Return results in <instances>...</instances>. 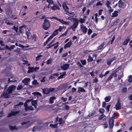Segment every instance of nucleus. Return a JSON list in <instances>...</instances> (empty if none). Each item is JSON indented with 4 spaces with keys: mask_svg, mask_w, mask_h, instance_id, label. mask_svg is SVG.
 <instances>
[{
    "mask_svg": "<svg viewBox=\"0 0 132 132\" xmlns=\"http://www.w3.org/2000/svg\"><path fill=\"white\" fill-rule=\"evenodd\" d=\"M16 87L14 85L10 86L7 90H4L1 97L3 98H8L9 97V94L12 92L15 89Z\"/></svg>",
    "mask_w": 132,
    "mask_h": 132,
    "instance_id": "nucleus-1",
    "label": "nucleus"
},
{
    "mask_svg": "<svg viewBox=\"0 0 132 132\" xmlns=\"http://www.w3.org/2000/svg\"><path fill=\"white\" fill-rule=\"evenodd\" d=\"M31 30L30 28L28 29V28L26 29V34L27 36V38L29 39H34L35 38V36L34 35H32L31 33L29 32Z\"/></svg>",
    "mask_w": 132,
    "mask_h": 132,
    "instance_id": "nucleus-2",
    "label": "nucleus"
},
{
    "mask_svg": "<svg viewBox=\"0 0 132 132\" xmlns=\"http://www.w3.org/2000/svg\"><path fill=\"white\" fill-rule=\"evenodd\" d=\"M114 117H113L109 119V125L110 127L112 129L114 126V121L113 119Z\"/></svg>",
    "mask_w": 132,
    "mask_h": 132,
    "instance_id": "nucleus-3",
    "label": "nucleus"
},
{
    "mask_svg": "<svg viewBox=\"0 0 132 132\" xmlns=\"http://www.w3.org/2000/svg\"><path fill=\"white\" fill-rule=\"evenodd\" d=\"M62 30V28L61 26H60L58 29L56 30L52 35V36L53 37L59 33L58 31L60 32Z\"/></svg>",
    "mask_w": 132,
    "mask_h": 132,
    "instance_id": "nucleus-4",
    "label": "nucleus"
},
{
    "mask_svg": "<svg viewBox=\"0 0 132 132\" xmlns=\"http://www.w3.org/2000/svg\"><path fill=\"white\" fill-rule=\"evenodd\" d=\"M19 113V111H15L9 113L7 116L8 117H10L13 116H15Z\"/></svg>",
    "mask_w": 132,
    "mask_h": 132,
    "instance_id": "nucleus-5",
    "label": "nucleus"
},
{
    "mask_svg": "<svg viewBox=\"0 0 132 132\" xmlns=\"http://www.w3.org/2000/svg\"><path fill=\"white\" fill-rule=\"evenodd\" d=\"M115 108L117 110H118L120 109L121 108L120 105V101L118 100L116 104L115 105Z\"/></svg>",
    "mask_w": 132,
    "mask_h": 132,
    "instance_id": "nucleus-6",
    "label": "nucleus"
},
{
    "mask_svg": "<svg viewBox=\"0 0 132 132\" xmlns=\"http://www.w3.org/2000/svg\"><path fill=\"white\" fill-rule=\"evenodd\" d=\"M70 66L68 64H65L61 66V68L63 70H65L67 69Z\"/></svg>",
    "mask_w": 132,
    "mask_h": 132,
    "instance_id": "nucleus-7",
    "label": "nucleus"
},
{
    "mask_svg": "<svg viewBox=\"0 0 132 132\" xmlns=\"http://www.w3.org/2000/svg\"><path fill=\"white\" fill-rule=\"evenodd\" d=\"M116 59L115 57L114 56L111 59H109L107 61V64L108 65H110L111 62L114 61Z\"/></svg>",
    "mask_w": 132,
    "mask_h": 132,
    "instance_id": "nucleus-8",
    "label": "nucleus"
},
{
    "mask_svg": "<svg viewBox=\"0 0 132 132\" xmlns=\"http://www.w3.org/2000/svg\"><path fill=\"white\" fill-rule=\"evenodd\" d=\"M30 79L29 78H25L22 81V82L24 83L25 85H28V82L30 81Z\"/></svg>",
    "mask_w": 132,
    "mask_h": 132,
    "instance_id": "nucleus-9",
    "label": "nucleus"
},
{
    "mask_svg": "<svg viewBox=\"0 0 132 132\" xmlns=\"http://www.w3.org/2000/svg\"><path fill=\"white\" fill-rule=\"evenodd\" d=\"M81 29L83 32L86 34L88 30L87 28L84 25H81Z\"/></svg>",
    "mask_w": 132,
    "mask_h": 132,
    "instance_id": "nucleus-10",
    "label": "nucleus"
},
{
    "mask_svg": "<svg viewBox=\"0 0 132 132\" xmlns=\"http://www.w3.org/2000/svg\"><path fill=\"white\" fill-rule=\"evenodd\" d=\"M68 86H69L68 84L67 83H65L64 84H62L60 85L59 87H62L65 90H67L68 89Z\"/></svg>",
    "mask_w": 132,
    "mask_h": 132,
    "instance_id": "nucleus-11",
    "label": "nucleus"
},
{
    "mask_svg": "<svg viewBox=\"0 0 132 132\" xmlns=\"http://www.w3.org/2000/svg\"><path fill=\"white\" fill-rule=\"evenodd\" d=\"M43 93L44 94H48L49 93V89L47 88L42 89Z\"/></svg>",
    "mask_w": 132,
    "mask_h": 132,
    "instance_id": "nucleus-12",
    "label": "nucleus"
},
{
    "mask_svg": "<svg viewBox=\"0 0 132 132\" xmlns=\"http://www.w3.org/2000/svg\"><path fill=\"white\" fill-rule=\"evenodd\" d=\"M56 98V97L54 96L50 97L49 100V103L51 104H53L54 103V100H55Z\"/></svg>",
    "mask_w": 132,
    "mask_h": 132,
    "instance_id": "nucleus-13",
    "label": "nucleus"
},
{
    "mask_svg": "<svg viewBox=\"0 0 132 132\" xmlns=\"http://www.w3.org/2000/svg\"><path fill=\"white\" fill-rule=\"evenodd\" d=\"M53 4V6H52L51 5L50 8H51L53 10L59 9V7L58 5H55L54 3Z\"/></svg>",
    "mask_w": 132,
    "mask_h": 132,
    "instance_id": "nucleus-14",
    "label": "nucleus"
},
{
    "mask_svg": "<svg viewBox=\"0 0 132 132\" xmlns=\"http://www.w3.org/2000/svg\"><path fill=\"white\" fill-rule=\"evenodd\" d=\"M118 5L119 7L120 8H124L125 6L124 3L121 1H119L118 3Z\"/></svg>",
    "mask_w": 132,
    "mask_h": 132,
    "instance_id": "nucleus-15",
    "label": "nucleus"
},
{
    "mask_svg": "<svg viewBox=\"0 0 132 132\" xmlns=\"http://www.w3.org/2000/svg\"><path fill=\"white\" fill-rule=\"evenodd\" d=\"M57 20L61 22L62 24H66L67 25H68L69 24L68 22L64 21L62 19H58Z\"/></svg>",
    "mask_w": 132,
    "mask_h": 132,
    "instance_id": "nucleus-16",
    "label": "nucleus"
},
{
    "mask_svg": "<svg viewBox=\"0 0 132 132\" xmlns=\"http://www.w3.org/2000/svg\"><path fill=\"white\" fill-rule=\"evenodd\" d=\"M72 44V42L71 41L68 43L65 44L64 46V48H66L67 47H70Z\"/></svg>",
    "mask_w": 132,
    "mask_h": 132,
    "instance_id": "nucleus-17",
    "label": "nucleus"
},
{
    "mask_svg": "<svg viewBox=\"0 0 132 132\" xmlns=\"http://www.w3.org/2000/svg\"><path fill=\"white\" fill-rule=\"evenodd\" d=\"M78 92L79 93H80V92H85V90L82 87H79L78 88Z\"/></svg>",
    "mask_w": 132,
    "mask_h": 132,
    "instance_id": "nucleus-18",
    "label": "nucleus"
},
{
    "mask_svg": "<svg viewBox=\"0 0 132 132\" xmlns=\"http://www.w3.org/2000/svg\"><path fill=\"white\" fill-rule=\"evenodd\" d=\"M58 124V123L54 125L50 124V126L52 128H56L57 127Z\"/></svg>",
    "mask_w": 132,
    "mask_h": 132,
    "instance_id": "nucleus-19",
    "label": "nucleus"
},
{
    "mask_svg": "<svg viewBox=\"0 0 132 132\" xmlns=\"http://www.w3.org/2000/svg\"><path fill=\"white\" fill-rule=\"evenodd\" d=\"M32 105L34 106L35 108H36L37 105V103L36 101H32L31 102Z\"/></svg>",
    "mask_w": 132,
    "mask_h": 132,
    "instance_id": "nucleus-20",
    "label": "nucleus"
},
{
    "mask_svg": "<svg viewBox=\"0 0 132 132\" xmlns=\"http://www.w3.org/2000/svg\"><path fill=\"white\" fill-rule=\"evenodd\" d=\"M104 43H102L101 45L97 47V50H102L103 49V47L104 46Z\"/></svg>",
    "mask_w": 132,
    "mask_h": 132,
    "instance_id": "nucleus-21",
    "label": "nucleus"
},
{
    "mask_svg": "<svg viewBox=\"0 0 132 132\" xmlns=\"http://www.w3.org/2000/svg\"><path fill=\"white\" fill-rule=\"evenodd\" d=\"M62 6L63 9L67 12V10L68 9V8L66 5L65 3H63L62 4Z\"/></svg>",
    "mask_w": 132,
    "mask_h": 132,
    "instance_id": "nucleus-22",
    "label": "nucleus"
},
{
    "mask_svg": "<svg viewBox=\"0 0 132 132\" xmlns=\"http://www.w3.org/2000/svg\"><path fill=\"white\" fill-rule=\"evenodd\" d=\"M74 23L73 25H78V24L79 20L76 18L74 20Z\"/></svg>",
    "mask_w": 132,
    "mask_h": 132,
    "instance_id": "nucleus-23",
    "label": "nucleus"
},
{
    "mask_svg": "<svg viewBox=\"0 0 132 132\" xmlns=\"http://www.w3.org/2000/svg\"><path fill=\"white\" fill-rule=\"evenodd\" d=\"M111 98V97L110 96H106L105 98L104 99L105 101L106 102H109Z\"/></svg>",
    "mask_w": 132,
    "mask_h": 132,
    "instance_id": "nucleus-24",
    "label": "nucleus"
},
{
    "mask_svg": "<svg viewBox=\"0 0 132 132\" xmlns=\"http://www.w3.org/2000/svg\"><path fill=\"white\" fill-rule=\"evenodd\" d=\"M58 74L56 73H54L52 74L50 77V78L51 79H52L54 78V76H58Z\"/></svg>",
    "mask_w": 132,
    "mask_h": 132,
    "instance_id": "nucleus-25",
    "label": "nucleus"
},
{
    "mask_svg": "<svg viewBox=\"0 0 132 132\" xmlns=\"http://www.w3.org/2000/svg\"><path fill=\"white\" fill-rule=\"evenodd\" d=\"M42 27L44 30H47L49 28L50 26L48 25H43Z\"/></svg>",
    "mask_w": 132,
    "mask_h": 132,
    "instance_id": "nucleus-26",
    "label": "nucleus"
},
{
    "mask_svg": "<svg viewBox=\"0 0 132 132\" xmlns=\"http://www.w3.org/2000/svg\"><path fill=\"white\" fill-rule=\"evenodd\" d=\"M130 40V39H127L125 40L123 43V45H127L129 42Z\"/></svg>",
    "mask_w": 132,
    "mask_h": 132,
    "instance_id": "nucleus-27",
    "label": "nucleus"
},
{
    "mask_svg": "<svg viewBox=\"0 0 132 132\" xmlns=\"http://www.w3.org/2000/svg\"><path fill=\"white\" fill-rule=\"evenodd\" d=\"M87 60L89 62H90L92 61L93 59V58L90 55H89Z\"/></svg>",
    "mask_w": 132,
    "mask_h": 132,
    "instance_id": "nucleus-28",
    "label": "nucleus"
},
{
    "mask_svg": "<svg viewBox=\"0 0 132 132\" xmlns=\"http://www.w3.org/2000/svg\"><path fill=\"white\" fill-rule=\"evenodd\" d=\"M110 4L111 3L109 1H106V6L108 9L110 8Z\"/></svg>",
    "mask_w": 132,
    "mask_h": 132,
    "instance_id": "nucleus-29",
    "label": "nucleus"
},
{
    "mask_svg": "<svg viewBox=\"0 0 132 132\" xmlns=\"http://www.w3.org/2000/svg\"><path fill=\"white\" fill-rule=\"evenodd\" d=\"M50 24L48 20L46 19L44 20V25H48Z\"/></svg>",
    "mask_w": 132,
    "mask_h": 132,
    "instance_id": "nucleus-30",
    "label": "nucleus"
},
{
    "mask_svg": "<svg viewBox=\"0 0 132 132\" xmlns=\"http://www.w3.org/2000/svg\"><path fill=\"white\" fill-rule=\"evenodd\" d=\"M127 88L126 87H123L122 89V91L123 93H126L127 92Z\"/></svg>",
    "mask_w": 132,
    "mask_h": 132,
    "instance_id": "nucleus-31",
    "label": "nucleus"
},
{
    "mask_svg": "<svg viewBox=\"0 0 132 132\" xmlns=\"http://www.w3.org/2000/svg\"><path fill=\"white\" fill-rule=\"evenodd\" d=\"M32 94L33 95H38L40 96H42L41 94L39 92H35L32 93Z\"/></svg>",
    "mask_w": 132,
    "mask_h": 132,
    "instance_id": "nucleus-32",
    "label": "nucleus"
},
{
    "mask_svg": "<svg viewBox=\"0 0 132 132\" xmlns=\"http://www.w3.org/2000/svg\"><path fill=\"white\" fill-rule=\"evenodd\" d=\"M59 122V124L60 125L62 124L63 123V120L62 118H60L58 121Z\"/></svg>",
    "mask_w": 132,
    "mask_h": 132,
    "instance_id": "nucleus-33",
    "label": "nucleus"
},
{
    "mask_svg": "<svg viewBox=\"0 0 132 132\" xmlns=\"http://www.w3.org/2000/svg\"><path fill=\"white\" fill-rule=\"evenodd\" d=\"M66 72H63L62 74L58 78V79H60L62 78L65 75Z\"/></svg>",
    "mask_w": 132,
    "mask_h": 132,
    "instance_id": "nucleus-34",
    "label": "nucleus"
},
{
    "mask_svg": "<svg viewBox=\"0 0 132 132\" xmlns=\"http://www.w3.org/2000/svg\"><path fill=\"white\" fill-rule=\"evenodd\" d=\"M128 81L129 82H132V76L130 75L128 77Z\"/></svg>",
    "mask_w": 132,
    "mask_h": 132,
    "instance_id": "nucleus-35",
    "label": "nucleus"
},
{
    "mask_svg": "<svg viewBox=\"0 0 132 132\" xmlns=\"http://www.w3.org/2000/svg\"><path fill=\"white\" fill-rule=\"evenodd\" d=\"M32 84L34 85H36L38 84V83L37 82V80L35 79L34 80L32 81Z\"/></svg>",
    "mask_w": 132,
    "mask_h": 132,
    "instance_id": "nucleus-36",
    "label": "nucleus"
},
{
    "mask_svg": "<svg viewBox=\"0 0 132 132\" xmlns=\"http://www.w3.org/2000/svg\"><path fill=\"white\" fill-rule=\"evenodd\" d=\"M118 12L117 11H115L113 13V15L114 16H117L118 15Z\"/></svg>",
    "mask_w": 132,
    "mask_h": 132,
    "instance_id": "nucleus-37",
    "label": "nucleus"
},
{
    "mask_svg": "<svg viewBox=\"0 0 132 132\" xmlns=\"http://www.w3.org/2000/svg\"><path fill=\"white\" fill-rule=\"evenodd\" d=\"M80 61L83 65H84L86 64V61L85 60H81Z\"/></svg>",
    "mask_w": 132,
    "mask_h": 132,
    "instance_id": "nucleus-38",
    "label": "nucleus"
},
{
    "mask_svg": "<svg viewBox=\"0 0 132 132\" xmlns=\"http://www.w3.org/2000/svg\"><path fill=\"white\" fill-rule=\"evenodd\" d=\"M29 71H30V72H32L33 71H35L34 68V67H32L29 69V70L28 71V72Z\"/></svg>",
    "mask_w": 132,
    "mask_h": 132,
    "instance_id": "nucleus-39",
    "label": "nucleus"
},
{
    "mask_svg": "<svg viewBox=\"0 0 132 132\" xmlns=\"http://www.w3.org/2000/svg\"><path fill=\"white\" fill-rule=\"evenodd\" d=\"M15 47V45H12L9 47V50L10 51H11Z\"/></svg>",
    "mask_w": 132,
    "mask_h": 132,
    "instance_id": "nucleus-40",
    "label": "nucleus"
},
{
    "mask_svg": "<svg viewBox=\"0 0 132 132\" xmlns=\"http://www.w3.org/2000/svg\"><path fill=\"white\" fill-rule=\"evenodd\" d=\"M105 117V116L104 114H102L99 116L98 118V119L99 120H101L102 118Z\"/></svg>",
    "mask_w": 132,
    "mask_h": 132,
    "instance_id": "nucleus-41",
    "label": "nucleus"
},
{
    "mask_svg": "<svg viewBox=\"0 0 132 132\" xmlns=\"http://www.w3.org/2000/svg\"><path fill=\"white\" fill-rule=\"evenodd\" d=\"M79 20L80 23H82L85 21V19L84 18H81Z\"/></svg>",
    "mask_w": 132,
    "mask_h": 132,
    "instance_id": "nucleus-42",
    "label": "nucleus"
},
{
    "mask_svg": "<svg viewBox=\"0 0 132 132\" xmlns=\"http://www.w3.org/2000/svg\"><path fill=\"white\" fill-rule=\"evenodd\" d=\"M18 26H17V25H14V26H13V29L15 30L17 32H18Z\"/></svg>",
    "mask_w": 132,
    "mask_h": 132,
    "instance_id": "nucleus-43",
    "label": "nucleus"
},
{
    "mask_svg": "<svg viewBox=\"0 0 132 132\" xmlns=\"http://www.w3.org/2000/svg\"><path fill=\"white\" fill-rule=\"evenodd\" d=\"M52 60L51 59H49L47 61V64H51L52 61Z\"/></svg>",
    "mask_w": 132,
    "mask_h": 132,
    "instance_id": "nucleus-44",
    "label": "nucleus"
},
{
    "mask_svg": "<svg viewBox=\"0 0 132 132\" xmlns=\"http://www.w3.org/2000/svg\"><path fill=\"white\" fill-rule=\"evenodd\" d=\"M77 25H72L71 27V28L73 31L75 30V29L77 28Z\"/></svg>",
    "mask_w": 132,
    "mask_h": 132,
    "instance_id": "nucleus-45",
    "label": "nucleus"
},
{
    "mask_svg": "<svg viewBox=\"0 0 132 132\" xmlns=\"http://www.w3.org/2000/svg\"><path fill=\"white\" fill-rule=\"evenodd\" d=\"M42 55H39L36 58V60L37 61L40 60V57H42Z\"/></svg>",
    "mask_w": 132,
    "mask_h": 132,
    "instance_id": "nucleus-46",
    "label": "nucleus"
},
{
    "mask_svg": "<svg viewBox=\"0 0 132 132\" xmlns=\"http://www.w3.org/2000/svg\"><path fill=\"white\" fill-rule=\"evenodd\" d=\"M113 77V75L112 74H111V75H110L109 77L108 78L107 80L108 81H109V80H110Z\"/></svg>",
    "mask_w": 132,
    "mask_h": 132,
    "instance_id": "nucleus-47",
    "label": "nucleus"
},
{
    "mask_svg": "<svg viewBox=\"0 0 132 132\" xmlns=\"http://www.w3.org/2000/svg\"><path fill=\"white\" fill-rule=\"evenodd\" d=\"M10 129L11 130H13L14 129H15L16 128V126H10Z\"/></svg>",
    "mask_w": 132,
    "mask_h": 132,
    "instance_id": "nucleus-48",
    "label": "nucleus"
},
{
    "mask_svg": "<svg viewBox=\"0 0 132 132\" xmlns=\"http://www.w3.org/2000/svg\"><path fill=\"white\" fill-rule=\"evenodd\" d=\"M55 90V88H50V89H49V93H50V92H52L53 91Z\"/></svg>",
    "mask_w": 132,
    "mask_h": 132,
    "instance_id": "nucleus-49",
    "label": "nucleus"
},
{
    "mask_svg": "<svg viewBox=\"0 0 132 132\" xmlns=\"http://www.w3.org/2000/svg\"><path fill=\"white\" fill-rule=\"evenodd\" d=\"M68 30H67L64 33H63V34H62L60 36H66L68 32Z\"/></svg>",
    "mask_w": 132,
    "mask_h": 132,
    "instance_id": "nucleus-50",
    "label": "nucleus"
},
{
    "mask_svg": "<svg viewBox=\"0 0 132 132\" xmlns=\"http://www.w3.org/2000/svg\"><path fill=\"white\" fill-rule=\"evenodd\" d=\"M23 87V86L21 85H19L17 88V89L18 90H20Z\"/></svg>",
    "mask_w": 132,
    "mask_h": 132,
    "instance_id": "nucleus-51",
    "label": "nucleus"
},
{
    "mask_svg": "<svg viewBox=\"0 0 132 132\" xmlns=\"http://www.w3.org/2000/svg\"><path fill=\"white\" fill-rule=\"evenodd\" d=\"M24 27V26L23 25L21 26V27H19V32H20L21 33H22V28Z\"/></svg>",
    "mask_w": 132,
    "mask_h": 132,
    "instance_id": "nucleus-52",
    "label": "nucleus"
},
{
    "mask_svg": "<svg viewBox=\"0 0 132 132\" xmlns=\"http://www.w3.org/2000/svg\"><path fill=\"white\" fill-rule=\"evenodd\" d=\"M58 43L57 42L53 44H55L54 46L56 45V46L54 47V49H56L58 46Z\"/></svg>",
    "mask_w": 132,
    "mask_h": 132,
    "instance_id": "nucleus-53",
    "label": "nucleus"
},
{
    "mask_svg": "<svg viewBox=\"0 0 132 132\" xmlns=\"http://www.w3.org/2000/svg\"><path fill=\"white\" fill-rule=\"evenodd\" d=\"M99 112L102 113H104V110L103 109H101L99 110Z\"/></svg>",
    "mask_w": 132,
    "mask_h": 132,
    "instance_id": "nucleus-54",
    "label": "nucleus"
},
{
    "mask_svg": "<svg viewBox=\"0 0 132 132\" xmlns=\"http://www.w3.org/2000/svg\"><path fill=\"white\" fill-rule=\"evenodd\" d=\"M98 81V79L96 78H95L93 80V82L94 83H96Z\"/></svg>",
    "mask_w": 132,
    "mask_h": 132,
    "instance_id": "nucleus-55",
    "label": "nucleus"
},
{
    "mask_svg": "<svg viewBox=\"0 0 132 132\" xmlns=\"http://www.w3.org/2000/svg\"><path fill=\"white\" fill-rule=\"evenodd\" d=\"M77 64L80 67H83V66L81 64V63L79 62H77Z\"/></svg>",
    "mask_w": 132,
    "mask_h": 132,
    "instance_id": "nucleus-56",
    "label": "nucleus"
},
{
    "mask_svg": "<svg viewBox=\"0 0 132 132\" xmlns=\"http://www.w3.org/2000/svg\"><path fill=\"white\" fill-rule=\"evenodd\" d=\"M101 89V87L100 88L98 87H95V91H99Z\"/></svg>",
    "mask_w": 132,
    "mask_h": 132,
    "instance_id": "nucleus-57",
    "label": "nucleus"
},
{
    "mask_svg": "<svg viewBox=\"0 0 132 132\" xmlns=\"http://www.w3.org/2000/svg\"><path fill=\"white\" fill-rule=\"evenodd\" d=\"M61 99L64 102H65L67 100V98H65L63 97H62L61 98Z\"/></svg>",
    "mask_w": 132,
    "mask_h": 132,
    "instance_id": "nucleus-58",
    "label": "nucleus"
},
{
    "mask_svg": "<svg viewBox=\"0 0 132 132\" xmlns=\"http://www.w3.org/2000/svg\"><path fill=\"white\" fill-rule=\"evenodd\" d=\"M92 32V30L90 29H88V35H90L91 33Z\"/></svg>",
    "mask_w": 132,
    "mask_h": 132,
    "instance_id": "nucleus-59",
    "label": "nucleus"
},
{
    "mask_svg": "<svg viewBox=\"0 0 132 132\" xmlns=\"http://www.w3.org/2000/svg\"><path fill=\"white\" fill-rule=\"evenodd\" d=\"M94 113H89V114H88V116L89 117H92L93 116H94Z\"/></svg>",
    "mask_w": 132,
    "mask_h": 132,
    "instance_id": "nucleus-60",
    "label": "nucleus"
},
{
    "mask_svg": "<svg viewBox=\"0 0 132 132\" xmlns=\"http://www.w3.org/2000/svg\"><path fill=\"white\" fill-rule=\"evenodd\" d=\"M110 106V105H109L106 107V108L108 112H109V108Z\"/></svg>",
    "mask_w": 132,
    "mask_h": 132,
    "instance_id": "nucleus-61",
    "label": "nucleus"
},
{
    "mask_svg": "<svg viewBox=\"0 0 132 132\" xmlns=\"http://www.w3.org/2000/svg\"><path fill=\"white\" fill-rule=\"evenodd\" d=\"M64 108L67 110H68L70 108L69 106L67 105H66L64 106Z\"/></svg>",
    "mask_w": 132,
    "mask_h": 132,
    "instance_id": "nucleus-62",
    "label": "nucleus"
},
{
    "mask_svg": "<svg viewBox=\"0 0 132 132\" xmlns=\"http://www.w3.org/2000/svg\"><path fill=\"white\" fill-rule=\"evenodd\" d=\"M103 126L105 128H107L108 127V124L107 123H104V125Z\"/></svg>",
    "mask_w": 132,
    "mask_h": 132,
    "instance_id": "nucleus-63",
    "label": "nucleus"
},
{
    "mask_svg": "<svg viewBox=\"0 0 132 132\" xmlns=\"http://www.w3.org/2000/svg\"><path fill=\"white\" fill-rule=\"evenodd\" d=\"M128 98L130 100H132V94L129 96Z\"/></svg>",
    "mask_w": 132,
    "mask_h": 132,
    "instance_id": "nucleus-64",
    "label": "nucleus"
}]
</instances>
